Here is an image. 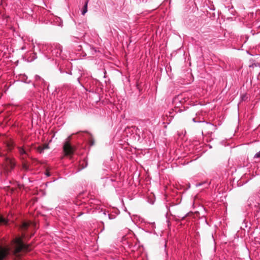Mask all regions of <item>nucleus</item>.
Returning a JSON list of instances; mask_svg holds the SVG:
<instances>
[{"mask_svg":"<svg viewBox=\"0 0 260 260\" xmlns=\"http://www.w3.org/2000/svg\"><path fill=\"white\" fill-rule=\"evenodd\" d=\"M31 250L30 246L25 244L20 237H16L12 242L10 246L0 248V260H4L9 255L17 257L20 256V252H25Z\"/></svg>","mask_w":260,"mask_h":260,"instance_id":"obj_1","label":"nucleus"},{"mask_svg":"<svg viewBox=\"0 0 260 260\" xmlns=\"http://www.w3.org/2000/svg\"><path fill=\"white\" fill-rule=\"evenodd\" d=\"M260 199L256 197H251L247 201L246 210L248 216L256 217L260 212Z\"/></svg>","mask_w":260,"mask_h":260,"instance_id":"obj_2","label":"nucleus"},{"mask_svg":"<svg viewBox=\"0 0 260 260\" xmlns=\"http://www.w3.org/2000/svg\"><path fill=\"white\" fill-rule=\"evenodd\" d=\"M47 49L50 50L52 56H55L56 57H60L62 60L65 59L67 55L66 53L62 52V47L59 44H54L51 46L46 45H40L38 46V50L42 54H43V52H41V49Z\"/></svg>","mask_w":260,"mask_h":260,"instance_id":"obj_3","label":"nucleus"},{"mask_svg":"<svg viewBox=\"0 0 260 260\" xmlns=\"http://www.w3.org/2000/svg\"><path fill=\"white\" fill-rule=\"evenodd\" d=\"M63 150L66 156L71 158L74 154V148L69 142L67 141L63 145Z\"/></svg>","mask_w":260,"mask_h":260,"instance_id":"obj_4","label":"nucleus"},{"mask_svg":"<svg viewBox=\"0 0 260 260\" xmlns=\"http://www.w3.org/2000/svg\"><path fill=\"white\" fill-rule=\"evenodd\" d=\"M4 158L6 162L7 171L8 172H10L15 168L16 163L14 161L13 159L10 157L5 156Z\"/></svg>","mask_w":260,"mask_h":260,"instance_id":"obj_5","label":"nucleus"},{"mask_svg":"<svg viewBox=\"0 0 260 260\" xmlns=\"http://www.w3.org/2000/svg\"><path fill=\"white\" fill-rule=\"evenodd\" d=\"M58 70L61 74H67L72 75V73L70 70L66 69V66L64 64L60 65L58 67Z\"/></svg>","mask_w":260,"mask_h":260,"instance_id":"obj_6","label":"nucleus"},{"mask_svg":"<svg viewBox=\"0 0 260 260\" xmlns=\"http://www.w3.org/2000/svg\"><path fill=\"white\" fill-rule=\"evenodd\" d=\"M53 23L54 25H57L58 26L62 27L63 26L62 21L61 18L58 17H56L54 18Z\"/></svg>","mask_w":260,"mask_h":260,"instance_id":"obj_7","label":"nucleus"},{"mask_svg":"<svg viewBox=\"0 0 260 260\" xmlns=\"http://www.w3.org/2000/svg\"><path fill=\"white\" fill-rule=\"evenodd\" d=\"M87 165H88V162H87V158H84L82 161L80 162L79 166H80V168L79 169V170L78 171H79L85 168L86 167H87Z\"/></svg>","mask_w":260,"mask_h":260,"instance_id":"obj_8","label":"nucleus"},{"mask_svg":"<svg viewBox=\"0 0 260 260\" xmlns=\"http://www.w3.org/2000/svg\"><path fill=\"white\" fill-rule=\"evenodd\" d=\"M37 58V53L36 52L32 53L26 59L28 62H32Z\"/></svg>","mask_w":260,"mask_h":260,"instance_id":"obj_9","label":"nucleus"},{"mask_svg":"<svg viewBox=\"0 0 260 260\" xmlns=\"http://www.w3.org/2000/svg\"><path fill=\"white\" fill-rule=\"evenodd\" d=\"M88 1L87 0L85 2L83 9L81 11V14L84 15L87 12V6Z\"/></svg>","mask_w":260,"mask_h":260,"instance_id":"obj_10","label":"nucleus"},{"mask_svg":"<svg viewBox=\"0 0 260 260\" xmlns=\"http://www.w3.org/2000/svg\"><path fill=\"white\" fill-rule=\"evenodd\" d=\"M99 201L91 199L88 201V204L90 205L91 207H92L93 208H94V205L96 204V202H98Z\"/></svg>","mask_w":260,"mask_h":260,"instance_id":"obj_11","label":"nucleus"},{"mask_svg":"<svg viewBox=\"0 0 260 260\" xmlns=\"http://www.w3.org/2000/svg\"><path fill=\"white\" fill-rule=\"evenodd\" d=\"M18 151H19V153H20V155H27V152L23 148L21 147H18Z\"/></svg>","mask_w":260,"mask_h":260,"instance_id":"obj_12","label":"nucleus"},{"mask_svg":"<svg viewBox=\"0 0 260 260\" xmlns=\"http://www.w3.org/2000/svg\"><path fill=\"white\" fill-rule=\"evenodd\" d=\"M225 8L227 9L228 11H230V10H232V11L230 12V14H232V15H235V11L234 10V8L232 5H229L228 6H225Z\"/></svg>","mask_w":260,"mask_h":260,"instance_id":"obj_13","label":"nucleus"},{"mask_svg":"<svg viewBox=\"0 0 260 260\" xmlns=\"http://www.w3.org/2000/svg\"><path fill=\"white\" fill-rule=\"evenodd\" d=\"M192 121L194 122H198V123H201V122H205L206 123V124H210V125H213L214 128H215V129H216V125H214V124H212L211 122H206V121L204 120V121H196V119L195 118H192Z\"/></svg>","mask_w":260,"mask_h":260,"instance_id":"obj_14","label":"nucleus"},{"mask_svg":"<svg viewBox=\"0 0 260 260\" xmlns=\"http://www.w3.org/2000/svg\"><path fill=\"white\" fill-rule=\"evenodd\" d=\"M35 80L36 81H42L44 84H46L45 81L43 79H42L40 76H39L38 75H35Z\"/></svg>","mask_w":260,"mask_h":260,"instance_id":"obj_15","label":"nucleus"},{"mask_svg":"<svg viewBox=\"0 0 260 260\" xmlns=\"http://www.w3.org/2000/svg\"><path fill=\"white\" fill-rule=\"evenodd\" d=\"M249 225H251L250 222L249 223H248V221H246V219L243 220L242 226H244L245 228H248V229H250V226H249ZM249 230H248V231Z\"/></svg>","mask_w":260,"mask_h":260,"instance_id":"obj_16","label":"nucleus"},{"mask_svg":"<svg viewBox=\"0 0 260 260\" xmlns=\"http://www.w3.org/2000/svg\"><path fill=\"white\" fill-rule=\"evenodd\" d=\"M22 81L25 83H27V84H29L31 82V81L30 80H27V77L25 75H23L22 76Z\"/></svg>","mask_w":260,"mask_h":260,"instance_id":"obj_17","label":"nucleus"},{"mask_svg":"<svg viewBox=\"0 0 260 260\" xmlns=\"http://www.w3.org/2000/svg\"><path fill=\"white\" fill-rule=\"evenodd\" d=\"M8 223V220L4 218L3 216H0V224L3 223L6 224Z\"/></svg>","mask_w":260,"mask_h":260,"instance_id":"obj_18","label":"nucleus"},{"mask_svg":"<svg viewBox=\"0 0 260 260\" xmlns=\"http://www.w3.org/2000/svg\"><path fill=\"white\" fill-rule=\"evenodd\" d=\"M88 144L90 146H92L94 144V140L91 137H90L88 140Z\"/></svg>","mask_w":260,"mask_h":260,"instance_id":"obj_19","label":"nucleus"},{"mask_svg":"<svg viewBox=\"0 0 260 260\" xmlns=\"http://www.w3.org/2000/svg\"><path fill=\"white\" fill-rule=\"evenodd\" d=\"M89 47H90V49L91 52V54L92 55H94L95 54V53H96L97 52L96 48L95 47H94L93 46H89Z\"/></svg>","mask_w":260,"mask_h":260,"instance_id":"obj_20","label":"nucleus"},{"mask_svg":"<svg viewBox=\"0 0 260 260\" xmlns=\"http://www.w3.org/2000/svg\"><path fill=\"white\" fill-rule=\"evenodd\" d=\"M80 77H81V76H75L74 78H75L74 79L77 81V82L80 85V86H81L82 87H83V85L80 82Z\"/></svg>","mask_w":260,"mask_h":260,"instance_id":"obj_21","label":"nucleus"},{"mask_svg":"<svg viewBox=\"0 0 260 260\" xmlns=\"http://www.w3.org/2000/svg\"><path fill=\"white\" fill-rule=\"evenodd\" d=\"M203 184H206L207 185L206 186V187H207L209 185V183H207L206 182H203V183H200L199 184H197L196 185V186H200L203 185Z\"/></svg>","mask_w":260,"mask_h":260,"instance_id":"obj_22","label":"nucleus"},{"mask_svg":"<svg viewBox=\"0 0 260 260\" xmlns=\"http://www.w3.org/2000/svg\"><path fill=\"white\" fill-rule=\"evenodd\" d=\"M23 169L24 170L26 171H28L29 170V167H28V166L27 165H26V164H23Z\"/></svg>","mask_w":260,"mask_h":260,"instance_id":"obj_23","label":"nucleus"},{"mask_svg":"<svg viewBox=\"0 0 260 260\" xmlns=\"http://www.w3.org/2000/svg\"><path fill=\"white\" fill-rule=\"evenodd\" d=\"M254 158H260V150L255 153V154L254 156Z\"/></svg>","mask_w":260,"mask_h":260,"instance_id":"obj_24","label":"nucleus"},{"mask_svg":"<svg viewBox=\"0 0 260 260\" xmlns=\"http://www.w3.org/2000/svg\"><path fill=\"white\" fill-rule=\"evenodd\" d=\"M246 98V95L245 94H243L241 96V101H245Z\"/></svg>","mask_w":260,"mask_h":260,"instance_id":"obj_25","label":"nucleus"},{"mask_svg":"<svg viewBox=\"0 0 260 260\" xmlns=\"http://www.w3.org/2000/svg\"><path fill=\"white\" fill-rule=\"evenodd\" d=\"M8 147L10 150H11L13 148V144H10L8 145Z\"/></svg>","mask_w":260,"mask_h":260,"instance_id":"obj_26","label":"nucleus"},{"mask_svg":"<svg viewBox=\"0 0 260 260\" xmlns=\"http://www.w3.org/2000/svg\"><path fill=\"white\" fill-rule=\"evenodd\" d=\"M45 175L48 177L51 176V174L49 171H46L45 173Z\"/></svg>","mask_w":260,"mask_h":260,"instance_id":"obj_27","label":"nucleus"},{"mask_svg":"<svg viewBox=\"0 0 260 260\" xmlns=\"http://www.w3.org/2000/svg\"><path fill=\"white\" fill-rule=\"evenodd\" d=\"M23 226H24V229H27V227H28V224H27V223H23Z\"/></svg>","mask_w":260,"mask_h":260,"instance_id":"obj_28","label":"nucleus"},{"mask_svg":"<svg viewBox=\"0 0 260 260\" xmlns=\"http://www.w3.org/2000/svg\"><path fill=\"white\" fill-rule=\"evenodd\" d=\"M209 9L211 10H215V7L214 6H212L210 7H209Z\"/></svg>","mask_w":260,"mask_h":260,"instance_id":"obj_29","label":"nucleus"},{"mask_svg":"<svg viewBox=\"0 0 260 260\" xmlns=\"http://www.w3.org/2000/svg\"><path fill=\"white\" fill-rule=\"evenodd\" d=\"M150 224L151 225V228H155V224H154V222L151 223Z\"/></svg>","mask_w":260,"mask_h":260,"instance_id":"obj_30","label":"nucleus"},{"mask_svg":"<svg viewBox=\"0 0 260 260\" xmlns=\"http://www.w3.org/2000/svg\"><path fill=\"white\" fill-rule=\"evenodd\" d=\"M51 181H50V182H47L46 183H45V186H47L48 184H49L50 183H51Z\"/></svg>","mask_w":260,"mask_h":260,"instance_id":"obj_31","label":"nucleus"},{"mask_svg":"<svg viewBox=\"0 0 260 260\" xmlns=\"http://www.w3.org/2000/svg\"><path fill=\"white\" fill-rule=\"evenodd\" d=\"M21 50H25V46H23L22 47H21Z\"/></svg>","mask_w":260,"mask_h":260,"instance_id":"obj_32","label":"nucleus"},{"mask_svg":"<svg viewBox=\"0 0 260 260\" xmlns=\"http://www.w3.org/2000/svg\"><path fill=\"white\" fill-rule=\"evenodd\" d=\"M186 216V215H185V216H182L181 218H182V219H184V218H185V217Z\"/></svg>","mask_w":260,"mask_h":260,"instance_id":"obj_33","label":"nucleus"},{"mask_svg":"<svg viewBox=\"0 0 260 260\" xmlns=\"http://www.w3.org/2000/svg\"><path fill=\"white\" fill-rule=\"evenodd\" d=\"M165 1H166V2H168V1H169V3H170V2H171V0H165Z\"/></svg>","mask_w":260,"mask_h":260,"instance_id":"obj_34","label":"nucleus"},{"mask_svg":"<svg viewBox=\"0 0 260 260\" xmlns=\"http://www.w3.org/2000/svg\"><path fill=\"white\" fill-rule=\"evenodd\" d=\"M108 217H109V218L110 219H111V218L110 217V214H108Z\"/></svg>","mask_w":260,"mask_h":260,"instance_id":"obj_35","label":"nucleus"},{"mask_svg":"<svg viewBox=\"0 0 260 260\" xmlns=\"http://www.w3.org/2000/svg\"><path fill=\"white\" fill-rule=\"evenodd\" d=\"M70 80H71V81H73L74 79H73V78H72V79H70Z\"/></svg>","mask_w":260,"mask_h":260,"instance_id":"obj_36","label":"nucleus"},{"mask_svg":"<svg viewBox=\"0 0 260 260\" xmlns=\"http://www.w3.org/2000/svg\"><path fill=\"white\" fill-rule=\"evenodd\" d=\"M176 100H177V99H176ZM177 100H178L179 101V102H180L181 103H182V102H181V101H180V100H179V98H177Z\"/></svg>","mask_w":260,"mask_h":260,"instance_id":"obj_37","label":"nucleus"},{"mask_svg":"<svg viewBox=\"0 0 260 260\" xmlns=\"http://www.w3.org/2000/svg\"><path fill=\"white\" fill-rule=\"evenodd\" d=\"M229 11V12L230 13V12H231V11H232V10H230V11Z\"/></svg>","mask_w":260,"mask_h":260,"instance_id":"obj_38","label":"nucleus"}]
</instances>
